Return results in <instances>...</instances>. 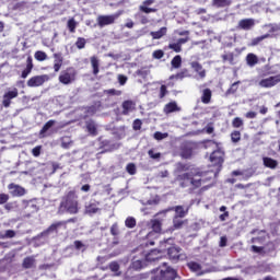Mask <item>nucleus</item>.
<instances>
[{"instance_id": "49530a36", "label": "nucleus", "mask_w": 280, "mask_h": 280, "mask_svg": "<svg viewBox=\"0 0 280 280\" xmlns=\"http://www.w3.org/2000/svg\"><path fill=\"white\" fill-rule=\"evenodd\" d=\"M242 139V133L240 131H234L231 133V140L233 143H238Z\"/></svg>"}, {"instance_id": "e433bc0d", "label": "nucleus", "mask_w": 280, "mask_h": 280, "mask_svg": "<svg viewBox=\"0 0 280 280\" xmlns=\"http://www.w3.org/2000/svg\"><path fill=\"white\" fill-rule=\"evenodd\" d=\"M223 62H229V65H235V55L233 52H226L222 55Z\"/></svg>"}, {"instance_id": "774afa93", "label": "nucleus", "mask_w": 280, "mask_h": 280, "mask_svg": "<svg viewBox=\"0 0 280 280\" xmlns=\"http://www.w3.org/2000/svg\"><path fill=\"white\" fill-rule=\"evenodd\" d=\"M141 125H142L141 120L140 119H136L133 121V130H141Z\"/></svg>"}, {"instance_id": "09e8293b", "label": "nucleus", "mask_w": 280, "mask_h": 280, "mask_svg": "<svg viewBox=\"0 0 280 280\" xmlns=\"http://www.w3.org/2000/svg\"><path fill=\"white\" fill-rule=\"evenodd\" d=\"M75 46L78 49H84V47H86V39L79 37L75 42Z\"/></svg>"}, {"instance_id": "ddd939ff", "label": "nucleus", "mask_w": 280, "mask_h": 280, "mask_svg": "<svg viewBox=\"0 0 280 280\" xmlns=\"http://www.w3.org/2000/svg\"><path fill=\"white\" fill-rule=\"evenodd\" d=\"M212 165H222L224 163V152L222 150H215L210 155Z\"/></svg>"}, {"instance_id": "aec40b11", "label": "nucleus", "mask_w": 280, "mask_h": 280, "mask_svg": "<svg viewBox=\"0 0 280 280\" xmlns=\"http://www.w3.org/2000/svg\"><path fill=\"white\" fill-rule=\"evenodd\" d=\"M85 211L86 213H89L90 215L93 213H97V211H100V202L95 201V200H91L89 202L88 206H85Z\"/></svg>"}, {"instance_id": "cd10ccee", "label": "nucleus", "mask_w": 280, "mask_h": 280, "mask_svg": "<svg viewBox=\"0 0 280 280\" xmlns=\"http://www.w3.org/2000/svg\"><path fill=\"white\" fill-rule=\"evenodd\" d=\"M262 163L265 167H269V170H276L277 165H279V162H277L272 158H264Z\"/></svg>"}, {"instance_id": "f8f14e48", "label": "nucleus", "mask_w": 280, "mask_h": 280, "mask_svg": "<svg viewBox=\"0 0 280 280\" xmlns=\"http://www.w3.org/2000/svg\"><path fill=\"white\" fill-rule=\"evenodd\" d=\"M61 226H67V222L58 221L52 223L46 231L42 233V235L47 236V235H56L58 233V230Z\"/></svg>"}, {"instance_id": "393cba45", "label": "nucleus", "mask_w": 280, "mask_h": 280, "mask_svg": "<svg viewBox=\"0 0 280 280\" xmlns=\"http://www.w3.org/2000/svg\"><path fill=\"white\" fill-rule=\"evenodd\" d=\"M165 34H167V27H161L159 31L151 32L150 36H152L153 40H159L164 37Z\"/></svg>"}, {"instance_id": "1a4fd4ad", "label": "nucleus", "mask_w": 280, "mask_h": 280, "mask_svg": "<svg viewBox=\"0 0 280 280\" xmlns=\"http://www.w3.org/2000/svg\"><path fill=\"white\" fill-rule=\"evenodd\" d=\"M47 80H49V77L47 74L35 75L27 81V86H30L31 89H34L36 86H43V84H45Z\"/></svg>"}, {"instance_id": "6e6d98bb", "label": "nucleus", "mask_w": 280, "mask_h": 280, "mask_svg": "<svg viewBox=\"0 0 280 280\" xmlns=\"http://www.w3.org/2000/svg\"><path fill=\"white\" fill-rule=\"evenodd\" d=\"M109 270H112V272H119V264L117 261L110 262Z\"/></svg>"}, {"instance_id": "4be33fe9", "label": "nucleus", "mask_w": 280, "mask_h": 280, "mask_svg": "<svg viewBox=\"0 0 280 280\" xmlns=\"http://www.w3.org/2000/svg\"><path fill=\"white\" fill-rule=\"evenodd\" d=\"M188 268L192 272H196L199 277L205 273V271H202V266H200V264H198L196 261L188 262Z\"/></svg>"}, {"instance_id": "7c9ffc66", "label": "nucleus", "mask_w": 280, "mask_h": 280, "mask_svg": "<svg viewBox=\"0 0 280 280\" xmlns=\"http://www.w3.org/2000/svg\"><path fill=\"white\" fill-rule=\"evenodd\" d=\"M145 258L144 259H137V258H133L132 262H131V268L133 270H141V268H143V266H145Z\"/></svg>"}, {"instance_id": "13d9d810", "label": "nucleus", "mask_w": 280, "mask_h": 280, "mask_svg": "<svg viewBox=\"0 0 280 280\" xmlns=\"http://www.w3.org/2000/svg\"><path fill=\"white\" fill-rule=\"evenodd\" d=\"M74 246H75L77 250H82V252L86 250V246L83 245V243L80 241H75Z\"/></svg>"}, {"instance_id": "0e129e2a", "label": "nucleus", "mask_w": 280, "mask_h": 280, "mask_svg": "<svg viewBox=\"0 0 280 280\" xmlns=\"http://www.w3.org/2000/svg\"><path fill=\"white\" fill-rule=\"evenodd\" d=\"M118 82H119L120 86H124V84H126L128 82V77H126L124 74H119Z\"/></svg>"}, {"instance_id": "de8ad7c7", "label": "nucleus", "mask_w": 280, "mask_h": 280, "mask_svg": "<svg viewBox=\"0 0 280 280\" xmlns=\"http://www.w3.org/2000/svg\"><path fill=\"white\" fill-rule=\"evenodd\" d=\"M168 49H173L176 54H180L183 51V47L178 43L170 44Z\"/></svg>"}, {"instance_id": "5701e85b", "label": "nucleus", "mask_w": 280, "mask_h": 280, "mask_svg": "<svg viewBox=\"0 0 280 280\" xmlns=\"http://www.w3.org/2000/svg\"><path fill=\"white\" fill-rule=\"evenodd\" d=\"M55 124L56 120H48L39 131V139H45V137H47V130H49Z\"/></svg>"}, {"instance_id": "c9c22d12", "label": "nucleus", "mask_w": 280, "mask_h": 280, "mask_svg": "<svg viewBox=\"0 0 280 280\" xmlns=\"http://www.w3.org/2000/svg\"><path fill=\"white\" fill-rule=\"evenodd\" d=\"M184 224H185V221H183L182 218H178V217L173 218V231H178L183 229Z\"/></svg>"}, {"instance_id": "f3484780", "label": "nucleus", "mask_w": 280, "mask_h": 280, "mask_svg": "<svg viewBox=\"0 0 280 280\" xmlns=\"http://www.w3.org/2000/svg\"><path fill=\"white\" fill-rule=\"evenodd\" d=\"M161 258V252L158 249L151 250L149 254H145L144 260L148 261L149 264H152V261H159Z\"/></svg>"}, {"instance_id": "4c0bfd02", "label": "nucleus", "mask_w": 280, "mask_h": 280, "mask_svg": "<svg viewBox=\"0 0 280 280\" xmlns=\"http://www.w3.org/2000/svg\"><path fill=\"white\" fill-rule=\"evenodd\" d=\"M176 78V80H183L185 78H191V74L189 73V70L183 69L179 73L176 75H172L171 79Z\"/></svg>"}, {"instance_id": "bb28decb", "label": "nucleus", "mask_w": 280, "mask_h": 280, "mask_svg": "<svg viewBox=\"0 0 280 280\" xmlns=\"http://www.w3.org/2000/svg\"><path fill=\"white\" fill-rule=\"evenodd\" d=\"M246 62H247V67H255V65L259 63V58L257 57V55L249 52L246 56Z\"/></svg>"}, {"instance_id": "20e7f679", "label": "nucleus", "mask_w": 280, "mask_h": 280, "mask_svg": "<svg viewBox=\"0 0 280 280\" xmlns=\"http://www.w3.org/2000/svg\"><path fill=\"white\" fill-rule=\"evenodd\" d=\"M75 78H78V71L74 70V68L70 67L60 72L59 82L67 86L69 84H73V82L75 81Z\"/></svg>"}, {"instance_id": "f03ea898", "label": "nucleus", "mask_w": 280, "mask_h": 280, "mask_svg": "<svg viewBox=\"0 0 280 280\" xmlns=\"http://www.w3.org/2000/svg\"><path fill=\"white\" fill-rule=\"evenodd\" d=\"M60 211H66L72 215L78 213V195H75V191L71 190L62 198L60 202Z\"/></svg>"}, {"instance_id": "4468645a", "label": "nucleus", "mask_w": 280, "mask_h": 280, "mask_svg": "<svg viewBox=\"0 0 280 280\" xmlns=\"http://www.w3.org/2000/svg\"><path fill=\"white\" fill-rule=\"evenodd\" d=\"M155 0H144L142 4L139 5L140 12H143L144 14H151V12H156V9L149 8V5H152Z\"/></svg>"}, {"instance_id": "f257e3e1", "label": "nucleus", "mask_w": 280, "mask_h": 280, "mask_svg": "<svg viewBox=\"0 0 280 280\" xmlns=\"http://www.w3.org/2000/svg\"><path fill=\"white\" fill-rule=\"evenodd\" d=\"M178 180H182L180 187H189V185H191L192 187L198 188L202 183H205V179H202V173L197 170L179 175Z\"/></svg>"}, {"instance_id": "473e14b6", "label": "nucleus", "mask_w": 280, "mask_h": 280, "mask_svg": "<svg viewBox=\"0 0 280 280\" xmlns=\"http://www.w3.org/2000/svg\"><path fill=\"white\" fill-rule=\"evenodd\" d=\"M85 126H86V130L88 132H90V135H97V126L95 125V121L93 120H88L85 122Z\"/></svg>"}, {"instance_id": "680f3d73", "label": "nucleus", "mask_w": 280, "mask_h": 280, "mask_svg": "<svg viewBox=\"0 0 280 280\" xmlns=\"http://www.w3.org/2000/svg\"><path fill=\"white\" fill-rule=\"evenodd\" d=\"M10 200V195L8 194H0V205H5Z\"/></svg>"}, {"instance_id": "0eeeda50", "label": "nucleus", "mask_w": 280, "mask_h": 280, "mask_svg": "<svg viewBox=\"0 0 280 280\" xmlns=\"http://www.w3.org/2000/svg\"><path fill=\"white\" fill-rule=\"evenodd\" d=\"M8 189L9 194H11L13 198H21L27 194V190L24 187L14 183L9 184Z\"/></svg>"}, {"instance_id": "dca6fc26", "label": "nucleus", "mask_w": 280, "mask_h": 280, "mask_svg": "<svg viewBox=\"0 0 280 280\" xmlns=\"http://www.w3.org/2000/svg\"><path fill=\"white\" fill-rule=\"evenodd\" d=\"M240 30H245L248 32V30H253L255 27V20L254 19H244L238 22Z\"/></svg>"}, {"instance_id": "9d476101", "label": "nucleus", "mask_w": 280, "mask_h": 280, "mask_svg": "<svg viewBox=\"0 0 280 280\" xmlns=\"http://www.w3.org/2000/svg\"><path fill=\"white\" fill-rule=\"evenodd\" d=\"M167 250V255L170 257V259L172 261H178L180 259H185V256H183V254H180V247L178 246H171V247H166Z\"/></svg>"}, {"instance_id": "8fccbe9b", "label": "nucleus", "mask_w": 280, "mask_h": 280, "mask_svg": "<svg viewBox=\"0 0 280 280\" xmlns=\"http://www.w3.org/2000/svg\"><path fill=\"white\" fill-rule=\"evenodd\" d=\"M268 36H270V35H269V34H266V35H264V36L254 38V39L252 40V44H250L252 47H255V46L259 45V43H261V40L268 38Z\"/></svg>"}, {"instance_id": "2f4dec72", "label": "nucleus", "mask_w": 280, "mask_h": 280, "mask_svg": "<svg viewBox=\"0 0 280 280\" xmlns=\"http://www.w3.org/2000/svg\"><path fill=\"white\" fill-rule=\"evenodd\" d=\"M23 268H36V259L34 257H26L23 260Z\"/></svg>"}, {"instance_id": "338daca9", "label": "nucleus", "mask_w": 280, "mask_h": 280, "mask_svg": "<svg viewBox=\"0 0 280 280\" xmlns=\"http://www.w3.org/2000/svg\"><path fill=\"white\" fill-rule=\"evenodd\" d=\"M148 154L151 159H154V160L161 159V154L159 152L154 153V150H149Z\"/></svg>"}, {"instance_id": "9b49d317", "label": "nucleus", "mask_w": 280, "mask_h": 280, "mask_svg": "<svg viewBox=\"0 0 280 280\" xmlns=\"http://www.w3.org/2000/svg\"><path fill=\"white\" fill-rule=\"evenodd\" d=\"M189 65L194 69V72L197 73L198 80H205L207 78V70H205L200 62L191 61Z\"/></svg>"}, {"instance_id": "7ed1b4c3", "label": "nucleus", "mask_w": 280, "mask_h": 280, "mask_svg": "<svg viewBox=\"0 0 280 280\" xmlns=\"http://www.w3.org/2000/svg\"><path fill=\"white\" fill-rule=\"evenodd\" d=\"M176 270L167 266V262H162V266L153 270L151 280H175Z\"/></svg>"}, {"instance_id": "a211bd4d", "label": "nucleus", "mask_w": 280, "mask_h": 280, "mask_svg": "<svg viewBox=\"0 0 280 280\" xmlns=\"http://www.w3.org/2000/svg\"><path fill=\"white\" fill-rule=\"evenodd\" d=\"M245 275H257V272H264V264H257L244 269Z\"/></svg>"}, {"instance_id": "69168bd1", "label": "nucleus", "mask_w": 280, "mask_h": 280, "mask_svg": "<svg viewBox=\"0 0 280 280\" xmlns=\"http://www.w3.org/2000/svg\"><path fill=\"white\" fill-rule=\"evenodd\" d=\"M42 149H43V147H40V145L35 147V148L32 150L33 156H36V158L40 156V150H42Z\"/></svg>"}, {"instance_id": "c756f323", "label": "nucleus", "mask_w": 280, "mask_h": 280, "mask_svg": "<svg viewBox=\"0 0 280 280\" xmlns=\"http://www.w3.org/2000/svg\"><path fill=\"white\" fill-rule=\"evenodd\" d=\"M90 62L93 69V75H97L100 73V59L96 56L90 58Z\"/></svg>"}, {"instance_id": "c03bdc74", "label": "nucleus", "mask_w": 280, "mask_h": 280, "mask_svg": "<svg viewBox=\"0 0 280 280\" xmlns=\"http://www.w3.org/2000/svg\"><path fill=\"white\" fill-rule=\"evenodd\" d=\"M25 210L28 212V213H36V211H38V206H36L34 202L32 201H28L26 207H25Z\"/></svg>"}, {"instance_id": "864d4df0", "label": "nucleus", "mask_w": 280, "mask_h": 280, "mask_svg": "<svg viewBox=\"0 0 280 280\" xmlns=\"http://www.w3.org/2000/svg\"><path fill=\"white\" fill-rule=\"evenodd\" d=\"M70 145H71V138H69V137H63V138L61 139V147L65 148V149H67V148H70Z\"/></svg>"}, {"instance_id": "58836bf2", "label": "nucleus", "mask_w": 280, "mask_h": 280, "mask_svg": "<svg viewBox=\"0 0 280 280\" xmlns=\"http://www.w3.org/2000/svg\"><path fill=\"white\" fill-rule=\"evenodd\" d=\"M171 65L173 69H180V66L183 65V58L179 55L175 56L172 59Z\"/></svg>"}, {"instance_id": "6ab92c4d", "label": "nucleus", "mask_w": 280, "mask_h": 280, "mask_svg": "<svg viewBox=\"0 0 280 280\" xmlns=\"http://www.w3.org/2000/svg\"><path fill=\"white\" fill-rule=\"evenodd\" d=\"M135 106H137L135 104L133 101H125L122 102V115H129L130 113H132V110H135Z\"/></svg>"}, {"instance_id": "4d7b16f0", "label": "nucleus", "mask_w": 280, "mask_h": 280, "mask_svg": "<svg viewBox=\"0 0 280 280\" xmlns=\"http://www.w3.org/2000/svg\"><path fill=\"white\" fill-rule=\"evenodd\" d=\"M167 133H163L161 131H156L154 133V139H156V141H162V139H166Z\"/></svg>"}, {"instance_id": "72a5a7b5", "label": "nucleus", "mask_w": 280, "mask_h": 280, "mask_svg": "<svg viewBox=\"0 0 280 280\" xmlns=\"http://www.w3.org/2000/svg\"><path fill=\"white\" fill-rule=\"evenodd\" d=\"M213 8H229L231 0H212Z\"/></svg>"}, {"instance_id": "a878e982", "label": "nucleus", "mask_w": 280, "mask_h": 280, "mask_svg": "<svg viewBox=\"0 0 280 280\" xmlns=\"http://www.w3.org/2000/svg\"><path fill=\"white\" fill-rule=\"evenodd\" d=\"M212 92L211 89H205L201 92V102L202 104H210L211 103Z\"/></svg>"}, {"instance_id": "603ef678", "label": "nucleus", "mask_w": 280, "mask_h": 280, "mask_svg": "<svg viewBox=\"0 0 280 280\" xmlns=\"http://www.w3.org/2000/svg\"><path fill=\"white\" fill-rule=\"evenodd\" d=\"M232 125H233V128H242V126H244V120H242V118L240 117H236L232 121Z\"/></svg>"}, {"instance_id": "5fc2aeb1", "label": "nucleus", "mask_w": 280, "mask_h": 280, "mask_svg": "<svg viewBox=\"0 0 280 280\" xmlns=\"http://www.w3.org/2000/svg\"><path fill=\"white\" fill-rule=\"evenodd\" d=\"M110 233L112 235H114V237H117V235H119V225L117 223H114L110 226Z\"/></svg>"}, {"instance_id": "f704fd0d", "label": "nucleus", "mask_w": 280, "mask_h": 280, "mask_svg": "<svg viewBox=\"0 0 280 280\" xmlns=\"http://www.w3.org/2000/svg\"><path fill=\"white\" fill-rule=\"evenodd\" d=\"M12 237H16V232L14 230H7L0 233V240H12Z\"/></svg>"}, {"instance_id": "79ce46f5", "label": "nucleus", "mask_w": 280, "mask_h": 280, "mask_svg": "<svg viewBox=\"0 0 280 280\" xmlns=\"http://www.w3.org/2000/svg\"><path fill=\"white\" fill-rule=\"evenodd\" d=\"M35 60H38V62H44V60H47V54L43 50H37L35 52Z\"/></svg>"}, {"instance_id": "39448f33", "label": "nucleus", "mask_w": 280, "mask_h": 280, "mask_svg": "<svg viewBox=\"0 0 280 280\" xmlns=\"http://www.w3.org/2000/svg\"><path fill=\"white\" fill-rule=\"evenodd\" d=\"M119 19V14H112V15H98L96 19L98 27H106V25H113L115 21Z\"/></svg>"}, {"instance_id": "e2e57ef3", "label": "nucleus", "mask_w": 280, "mask_h": 280, "mask_svg": "<svg viewBox=\"0 0 280 280\" xmlns=\"http://www.w3.org/2000/svg\"><path fill=\"white\" fill-rule=\"evenodd\" d=\"M167 176H170V172L167 170L160 171L156 174V178H167Z\"/></svg>"}, {"instance_id": "423d86ee", "label": "nucleus", "mask_w": 280, "mask_h": 280, "mask_svg": "<svg viewBox=\"0 0 280 280\" xmlns=\"http://www.w3.org/2000/svg\"><path fill=\"white\" fill-rule=\"evenodd\" d=\"M15 97H19V90L16 88L7 91L2 96V106L10 108V104H12V100H15Z\"/></svg>"}, {"instance_id": "052dcab7", "label": "nucleus", "mask_w": 280, "mask_h": 280, "mask_svg": "<svg viewBox=\"0 0 280 280\" xmlns=\"http://www.w3.org/2000/svg\"><path fill=\"white\" fill-rule=\"evenodd\" d=\"M240 84V81L237 82H234L231 88L228 90V94H231V93H236L237 92V86Z\"/></svg>"}, {"instance_id": "a19ab883", "label": "nucleus", "mask_w": 280, "mask_h": 280, "mask_svg": "<svg viewBox=\"0 0 280 280\" xmlns=\"http://www.w3.org/2000/svg\"><path fill=\"white\" fill-rule=\"evenodd\" d=\"M150 224L154 233H159L161 231V221H159V219H152Z\"/></svg>"}, {"instance_id": "ea45409f", "label": "nucleus", "mask_w": 280, "mask_h": 280, "mask_svg": "<svg viewBox=\"0 0 280 280\" xmlns=\"http://www.w3.org/2000/svg\"><path fill=\"white\" fill-rule=\"evenodd\" d=\"M125 226L127 229H135V226H137V219H135L133 217H128L125 220Z\"/></svg>"}, {"instance_id": "37998d69", "label": "nucleus", "mask_w": 280, "mask_h": 280, "mask_svg": "<svg viewBox=\"0 0 280 280\" xmlns=\"http://www.w3.org/2000/svg\"><path fill=\"white\" fill-rule=\"evenodd\" d=\"M68 28L71 34L75 33V28L78 27V22H75V19L71 18L68 21Z\"/></svg>"}, {"instance_id": "6e6552de", "label": "nucleus", "mask_w": 280, "mask_h": 280, "mask_svg": "<svg viewBox=\"0 0 280 280\" xmlns=\"http://www.w3.org/2000/svg\"><path fill=\"white\" fill-rule=\"evenodd\" d=\"M280 82V74H277L275 77H269L267 79H262L259 81V86L261 89H272V86H277Z\"/></svg>"}, {"instance_id": "412c9836", "label": "nucleus", "mask_w": 280, "mask_h": 280, "mask_svg": "<svg viewBox=\"0 0 280 280\" xmlns=\"http://www.w3.org/2000/svg\"><path fill=\"white\" fill-rule=\"evenodd\" d=\"M62 61H63V58L61 54H54V70L56 73L60 71L62 67Z\"/></svg>"}, {"instance_id": "2eb2a0df", "label": "nucleus", "mask_w": 280, "mask_h": 280, "mask_svg": "<svg viewBox=\"0 0 280 280\" xmlns=\"http://www.w3.org/2000/svg\"><path fill=\"white\" fill-rule=\"evenodd\" d=\"M171 211H175L174 218H186L189 213V208H185L183 206H176L171 209Z\"/></svg>"}, {"instance_id": "a18cd8bd", "label": "nucleus", "mask_w": 280, "mask_h": 280, "mask_svg": "<svg viewBox=\"0 0 280 280\" xmlns=\"http://www.w3.org/2000/svg\"><path fill=\"white\" fill-rule=\"evenodd\" d=\"M182 156L183 159H189L191 156V148H188L187 145L182 147Z\"/></svg>"}, {"instance_id": "b1692460", "label": "nucleus", "mask_w": 280, "mask_h": 280, "mask_svg": "<svg viewBox=\"0 0 280 280\" xmlns=\"http://www.w3.org/2000/svg\"><path fill=\"white\" fill-rule=\"evenodd\" d=\"M32 69H34V63L32 62V57H28L26 60V68L22 71V78L24 80L32 73Z\"/></svg>"}, {"instance_id": "3c124183", "label": "nucleus", "mask_w": 280, "mask_h": 280, "mask_svg": "<svg viewBox=\"0 0 280 280\" xmlns=\"http://www.w3.org/2000/svg\"><path fill=\"white\" fill-rule=\"evenodd\" d=\"M126 170L131 176H135V174H137V166L133 163H129Z\"/></svg>"}, {"instance_id": "bf43d9fd", "label": "nucleus", "mask_w": 280, "mask_h": 280, "mask_svg": "<svg viewBox=\"0 0 280 280\" xmlns=\"http://www.w3.org/2000/svg\"><path fill=\"white\" fill-rule=\"evenodd\" d=\"M163 56H165V52H163V50L153 51V58H155L156 60H161V58H163Z\"/></svg>"}, {"instance_id": "c85d7f7f", "label": "nucleus", "mask_w": 280, "mask_h": 280, "mask_svg": "<svg viewBox=\"0 0 280 280\" xmlns=\"http://www.w3.org/2000/svg\"><path fill=\"white\" fill-rule=\"evenodd\" d=\"M176 110H180L176 102H171L164 106V113L166 115H170V113H176Z\"/></svg>"}]
</instances>
